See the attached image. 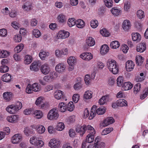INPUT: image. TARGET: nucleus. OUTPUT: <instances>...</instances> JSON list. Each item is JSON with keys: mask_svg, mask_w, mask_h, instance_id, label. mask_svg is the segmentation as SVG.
<instances>
[{"mask_svg": "<svg viewBox=\"0 0 148 148\" xmlns=\"http://www.w3.org/2000/svg\"><path fill=\"white\" fill-rule=\"evenodd\" d=\"M65 127V125L64 123L62 122L58 123L56 125V129L57 131H62Z\"/></svg>", "mask_w": 148, "mask_h": 148, "instance_id": "obj_42", "label": "nucleus"}, {"mask_svg": "<svg viewBox=\"0 0 148 148\" xmlns=\"http://www.w3.org/2000/svg\"><path fill=\"white\" fill-rule=\"evenodd\" d=\"M23 45L22 44H20L15 47V51L17 53H19L23 49Z\"/></svg>", "mask_w": 148, "mask_h": 148, "instance_id": "obj_60", "label": "nucleus"}, {"mask_svg": "<svg viewBox=\"0 0 148 148\" xmlns=\"http://www.w3.org/2000/svg\"><path fill=\"white\" fill-rule=\"evenodd\" d=\"M110 11L112 14L115 16L119 15L121 12V10L117 7L112 8Z\"/></svg>", "mask_w": 148, "mask_h": 148, "instance_id": "obj_33", "label": "nucleus"}, {"mask_svg": "<svg viewBox=\"0 0 148 148\" xmlns=\"http://www.w3.org/2000/svg\"><path fill=\"white\" fill-rule=\"evenodd\" d=\"M141 85L140 83H138L134 85V93L136 94L140 90Z\"/></svg>", "mask_w": 148, "mask_h": 148, "instance_id": "obj_52", "label": "nucleus"}, {"mask_svg": "<svg viewBox=\"0 0 148 148\" xmlns=\"http://www.w3.org/2000/svg\"><path fill=\"white\" fill-rule=\"evenodd\" d=\"M61 142L58 139L53 138L51 139L49 143V146L51 148H58L60 147Z\"/></svg>", "mask_w": 148, "mask_h": 148, "instance_id": "obj_9", "label": "nucleus"}, {"mask_svg": "<svg viewBox=\"0 0 148 148\" xmlns=\"http://www.w3.org/2000/svg\"><path fill=\"white\" fill-rule=\"evenodd\" d=\"M83 60L89 61L93 58V55L89 52H84L82 53L79 56Z\"/></svg>", "mask_w": 148, "mask_h": 148, "instance_id": "obj_11", "label": "nucleus"}, {"mask_svg": "<svg viewBox=\"0 0 148 148\" xmlns=\"http://www.w3.org/2000/svg\"><path fill=\"white\" fill-rule=\"evenodd\" d=\"M9 68L7 66L2 65L0 66V72L1 73H6L7 72Z\"/></svg>", "mask_w": 148, "mask_h": 148, "instance_id": "obj_61", "label": "nucleus"}, {"mask_svg": "<svg viewBox=\"0 0 148 148\" xmlns=\"http://www.w3.org/2000/svg\"><path fill=\"white\" fill-rule=\"evenodd\" d=\"M92 92L90 90H88L85 91L84 94V98L86 99H89L92 97Z\"/></svg>", "mask_w": 148, "mask_h": 148, "instance_id": "obj_37", "label": "nucleus"}, {"mask_svg": "<svg viewBox=\"0 0 148 148\" xmlns=\"http://www.w3.org/2000/svg\"><path fill=\"white\" fill-rule=\"evenodd\" d=\"M109 97L108 96H103L99 101V103L100 105H103L108 101Z\"/></svg>", "mask_w": 148, "mask_h": 148, "instance_id": "obj_40", "label": "nucleus"}, {"mask_svg": "<svg viewBox=\"0 0 148 148\" xmlns=\"http://www.w3.org/2000/svg\"><path fill=\"white\" fill-rule=\"evenodd\" d=\"M44 145V142L42 140L38 139L34 146L38 148H39L43 147Z\"/></svg>", "mask_w": 148, "mask_h": 148, "instance_id": "obj_55", "label": "nucleus"}, {"mask_svg": "<svg viewBox=\"0 0 148 148\" xmlns=\"http://www.w3.org/2000/svg\"><path fill=\"white\" fill-rule=\"evenodd\" d=\"M133 86V84L130 82H125L123 85L122 89L125 91L131 89Z\"/></svg>", "mask_w": 148, "mask_h": 148, "instance_id": "obj_23", "label": "nucleus"}, {"mask_svg": "<svg viewBox=\"0 0 148 148\" xmlns=\"http://www.w3.org/2000/svg\"><path fill=\"white\" fill-rule=\"evenodd\" d=\"M137 15L138 17L140 19L144 18L145 16L144 11L141 10H139L137 11Z\"/></svg>", "mask_w": 148, "mask_h": 148, "instance_id": "obj_46", "label": "nucleus"}, {"mask_svg": "<svg viewBox=\"0 0 148 148\" xmlns=\"http://www.w3.org/2000/svg\"><path fill=\"white\" fill-rule=\"evenodd\" d=\"M113 129L112 127L107 128L103 130L101 132V135H105L110 133Z\"/></svg>", "mask_w": 148, "mask_h": 148, "instance_id": "obj_54", "label": "nucleus"}, {"mask_svg": "<svg viewBox=\"0 0 148 148\" xmlns=\"http://www.w3.org/2000/svg\"><path fill=\"white\" fill-rule=\"evenodd\" d=\"M76 58L74 56H71L67 59V63L69 66L68 68L69 70L72 71L74 69V66L76 63Z\"/></svg>", "mask_w": 148, "mask_h": 148, "instance_id": "obj_7", "label": "nucleus"}, {"mask_svg": "<svg viewBox=\"0 0 148 148\" xmlns=\"http://www.w3.org/2000/svg\"><path fill=\"white\" fill-rule=\"evenodd\" d=\"M32 34L36 38L39 37L41 36L40 32L37 29H34L33 30Z\"/></svg>", "mask_w": 148, "mask_h": 148, "instance_id": "obj_59", "label": "nucleus"}, {"mask_svg": "<svg viewBox=\"0 0 148 148\" xmlns=\"http://www.w3.org/2000/svg\"><path fill=\"white\" fill-rule=\"evenodd\" d=\"M85 22L81 19L76 20V25L78 28H82L85 26Z\"/></svg>", "mask_w": 148, "mask_h": 148, "instance_id": "obj_35", "label": "nucleus"}, {"mask_svg": "<svg viewBox=\"0 0 148 148\" xmlns=\"http://www.w3.org/2000/svg\"><path fill=\"white\" fill-rule=\"evenodd\" d=\"M58 22L62 24L65 23L66 21V16L63 13L59 14L57 18Z\"/></svg>", "mask_w": 148, "mask_h": 148, "instance_id": "obj_18", "label": "nucleus"}, {"mask_svg": "<svg viewBox=\"0 0 148 148\" xmlns=\"http://www.w3.org/2000/svg\"><path fill=\"white\" fill-rule=\"evenodd\" d=\"M59 116L58 112L56 108H53L50 110L47 115V118L49 120H56Z\"/></svg>", "mask_w": 148, "mask_h": 148, "instance_id": "obj_4", "label": "nucleus"}, {"mask_svg": "<svg viewBox=\"0 0 148 148\" xmlns=\"http://www.w3.org/2000/svg\"><path fill=\"white\" fill-rule=\"evenodd\" d=\"M107 66L108 69L114 74H116L119 72V67L116 61L112 59H110L107 62Z\"/></svg>", "mask_w": 148, "mask_h": 148, "instance_id": "obj_1", "label": "nucleus"}, {"mask_svg": "<svg viewBox=\"0 0 148 148\" xmlns=\"http://www.w3.org/2000/svg\"><path fill=\"white\" fill-rule=\"evenodd\" d=\"M32 4L30 2H27L23 5L22 8L25 12H28L32 10Z\"/></svg>", "mask_w": 148, "mask_h": 148, "instance_id": "obj_22", "label": "nucleus"}, {"mask_svg": "<svg viewBox=\"0 0 148 148\" xmlns=\"http://www.w3.org/2000/svg\"><path fill=\"white\" fill-rule=\"evenodd\" d=\"M10 53L7 51L4 50H0V58H6L9 56Z\"/></svg>", "mask_w": 148, "mask_h": 148, "instance_id": "obj_41", "label": "nucleus"}, {"mask_svg": "<svg viewBox=\"0 0 148 148\" xmlns=\"http://www.w3.org/2000/svg\"><path fill=\"white\" fill-rule=\"evenodd\" d=\"M109 50L108 45L106 44L102 45L101 47L100 53L101 55H104L107 53Z\"/></svg>", "mask_w": 148, "mask_h": 148, "instance_id": "obj_29", "label": "nucleus"}, {"mask_svg": "<svg viewBox=\"0 0 148 148\" xmlns=\"http://www.w3.org/2000/svg\"><path fill=\"white\" fill-rule=\"evenodd\" d=\"M55 69L56 72L60 73L65 72L66 69V66L64 63H59L56 66Z\"/></svg>", "mask_w": 148, "mask_h": 148, "instance_id": "obj_10", "label": "nucleus"}, {"mask_svg": "<svg viewBox=\"0 0 148 148\" xmlns=\"http://www.w3.org/2000/svg\"><path fill=\"white\" fill-rule=\"evenodd\" d=\"M44 99L43 97H39L35 101L36 105L39 106L41 109L43 108L45 106V103L43 102Z\"/></svg>", "mask_w": 148, "mask_h": 148, "instance_id": "obj_14", "label": "nucleus"}, {"mask_svg": "<svg viewBox=\"0 0 148 148\" xmlns=\"http://www.w3.org/2000/svg\"><path fill=\"white\" fill-rule=\"evenodd\" d=\"M116 105L118 106L123 107L126 106L127 105V102L125 99H120L118 100L116 102Z\"/></svg>", "mask_w": 148, "mask_h": 148, "instance_id": "obj_39", "label": "nucleus"}, {"mask_svg": "<svg viewBox=\"0 0 148 148\" xmlns=\"http://www.w3.org/2000/svg\"><path fill=\"white\" fill-rule=\"evenodd\" d=\"M135 65L132 61L128 60L126 63V70L128 72H130L133 70Z\"/></svg>", "mask_w": 148, "mask_h": 148, "instance_id": "obj_17", "label": "nucleus"}, {"mask_svg": "<svg viewBox=\"0 0 148 148\" xmlns=\"http://www.w3.org/2000/svg\"><path fill=\"white\" fill-rule=\"evenodd\" d=\"M131 26L130 21L128 20H125L123 22L122 26L125 31H127L130 28Z\"/></svg>", "mask_w": 148, "mask_h": 148, "instance_id": "obj_21", "label": "nucleus"}, {"mask_svg": "<svg viewBox=\"0 0 148 148\" xmlns=\"http://www.w3.org/2000/svg\"><path fill=\"white\" fill-rule=\"evenodd\" d=\"M50 53L47 51H42L39 53V56L41 59L45 60L46 58L49 56Z\"/></svg>", "mask_w": 148, "mask_h": 148, "instance_id": "obj_28", "label": "nucleus"}, {"mask_svg": "<svg viewBox=\"0 0 148 148\" xmlns=\"http://www.w3.org/2000/svg\"><path fill=\"white\" fill-rule=\"evenodd\" d=\"M38 139L36 136H32L30 139L29 142L31 144L34 146Z\"/></svg>", "mask_w": 148, "mask_h": 148, "instance_id": "obj_62", "label": "nucleus"}, {"mask_svg": "<svg viewBox=\"0 0 148 148\" xmlns=\"http://www.w3.org/2000/svg\"><path fill=\"white\" fill-rule=\"evenodd\" d=\"M98 24V21L96 19L92 20L90 22V25L92 28H95L97 27Z\"/></svg>", "mask_w": 148, "mask_h": 148, "instance_id": "obj_49", "label": "nucleus"}, {"mask_svg": "<svg viewBox=\"0 0 148 148\" xmlns=\"http://www.w3.org/2000/svg\"><path fill=\"white\" fill-rule=\"evenodd\" d=\"M22 107V104L19 101L17 102L15 104H11L8 106L6 108V110L11 114H16L17 112L21 109Z\"/></svg>", "mask_w": 148, "mask_h": 148, "instance_id": "obj_2", "label": "nucleus"}, {"mask_svg": "<svg viewBox=\"0 0 148 148\" xmlns=\"http://www.w3.org/2000/svg\"><path fill=\"white\" fill-rule=\"evenodd\" d=\"M24 132L26 136H28L32 133V131L29 128L26 127L24 129Z\"/></svg>", "mask_w": 148, "mask_h": 148, "instance_id": "obj_64", "label": "nucleus"}, {"mask_svg": "<svg viewBox=\"0 0 148 148\" xmlns=\"http://www.w3.org/2000/svg\"><path fill=\"white\" fill-rule=\"evenodd\" d=\"M144 60V58H143L141 56H137L136 58L137 64L138 65H141L143 62Z\"/></svg>", "mask_w": 148, "mask_h": 148, "instance_id": "obj_44", "label": "nucleus"}, {"mask_svg": "<svg viewBox=\"0 0 148 148\" xmlns=\"http://www.w3.org/2000/svg\"><path fill=\"white\" fill-rule=\"evenodd\" d=\"M86 130V125H77L76 129V132L79 133L81 135H82L85 133Z\"/></svg>", "mask_w": 148, "mask_h": 148, "instance_id": "obj_16", "label": "nucleus"}, {"mask_svg": "<svg viewBox=\"0 0 148 148\" xmlns=\"http://www.w3.org/2000/svg\"><path fill=\"white\" fill-rule=\"evenodd\" d=\"M32 85L30 84H28L27 86L25 92L28 94H31L33 92Z\"/></svg>", "mask_w": 148, "mask_h": 148, "instance_id": "obj_50", "label": "nucleus"}, {"mask_svg": "<svg viewBox=\"0 0 148 148\" xmlns=\"http://www.w3.org/2000/svg\"><path fill=\"white\" fill-rule=\"evenodd\" d=\"M146 45L145 43H143L138 45L137 47V51L140 53L143 52L146 49Z\"/></svg>", "mask_w": 148, "mask_h": 148, "instance_id": "obj_31", "label": "nucleus"}, {"mask_svg": "<svg viewBox=\"0 0 148 148\" xmlns=\"http://www.w3.org/2000/svg\"><path fill=\"white\" fill-rule=\"evenodd\" d=\"M123 78L122 76H119L116 79V84L117 86L119 87L123 86Z\"/></svg>", "mask_w": 148, "mask_h": 148, "instance_id": "obj_48", "label": "nucleus"}, {"mask_svg": "<svg viewBox=\"0 0 148 148\" xmlns=\"http://www.w3.org/2000/svg\"><path fill=\"white\" fill-rule=\"evenodd\" d=\"M15 42H20L22 40V37L18 34L15 35L13 38Z\"/></svg>", "mask_w": 148, "mask_h": 148, "instance_id": "obj_63", "label": "nucleus"}, {"mask_svg": "<svg viewBox=\"0 0 148 148\" xmlns=\"http://www.w3.org/2000/svg\"><path fill=\"white\" fill-rule=\"evenodd\" d=\"M1 80L5 82H10L11 79V75L8 73H5L1 77Z\"/></svg>", "mask_w": 148, "mask_h": 148, "instance_id": "obj_26", "label": "nucleus"}, {"mask_svg": "<svg viewBox=\"0 0 148 148\" xmlns=\"http://www.w3.org/2000/svg\"><path fill=\"white\" fill-rule=\"evenodd\" d=\"M132 39L133 41L137 42L139 41L141 39L140 35L138 32L132 33Z\"/></svg>", "mask_w": 148, "mask_h": 148, "instance_id": "obj_25", "label": "nucleus"}, {"mask_svg": "<svg viewBox=\"0 0 148 148\" xmlns=\"http://www.w3.org/2000/svg\"><path fill=\"white\" fill-rule=\"evenodd\" d=\"M97 107L95 105H94L91 109V111L89 116L88 119L91 120L93 119L96 114V112L98 115H102L105 112V109L104 108H99L95 111Z\"/></svg>", "mask_w": 148, "mask_h": 148, "instance_id": "obj_3", "label": "nucleus"}, {"mask_svg": "<svg viewBox=\"0 0 148 148\" xmlns=\"http://www.w3.org/2000/svg\"><path fill=\"white\" fill-rule=\"evenodd\" d=\"M40 70L42 73L45 75L48 74L50 71V68L48 65L46 64L41 66Z\"/></svg>", "mask_w": 148, "mask_h": 148, "instance_id": "obj_20", "label": "nucleus"}, {"mask_svg": "<svg viewBox=\"0 0 148 148\" xmlns=\"http://www.w3.org/2000/svg\"><path fill=\"white\" fill-rule=\"evenodd\" d=\"M18 119V116L16 115L8 116L6 118L7 120L11 123H15L17 122Z\"/></svg>", "mask_w": 148, "mask_h": 148, "instance_id": "obj_19", "label": "nucleus"}, {"mask_svg": "<svg viewBox=\"0 0 148 148\" xmlns=\"http://www.w3.org/2000/svg\"><path fill=\"white\" fill-rule=\"evenodd\" d=\"M22 136L21 134H16L12 137L11 142L13 144H18L22 140Z\"/></svg>", "mask_w": 148, "mask_h": 148, "instance_id": "obj_13", "label": "nucleus"}, {"mask_svg": "<svg viewBox=\"0 0 148 148\" xmlns=\"http://www.w3.org/2000/svg\"><path fill=\"white\" fill-rule=\"evenodd\" d=\"M58 76V74L56 72L54 71H51L49 75L45 76L43 79L45 82L48 83H50Z\"/></svg>", "mask_w": 148, "mask_h": 148, "instance_id": "obj_5", "label": "nucleus"}, {"mask_svg": "<svg viewBox=\"0 0 148 148\" xmlns=\"http://www.w3.org/2000/svg\"><path fill=\"white\" fill-rule=\"evenodd\" d=\"M100 32V34L103 36L108 37L109 36V33L107 30L105 28H103L101 29Z\"/></svg>", "mask_w": 148, "mask_h": 148, "instance_id": "obj_58", "label": "nucleus"}, {"mask_svg": "<svg viewBox=\"0 0 148 148\" xmlns=\"http://www.w3.org/2000/svg\"><path fill=\"white\" fill-rule=\"evenodd\" d=\"M33 114L34 115V117L38 119H41L43 116V112L40 110H36L34 111Z\"/></svg>", "mask_w": 148, "mask_h": 148, "instance_id": "obj_27", "label": "nucleus"}, {"mask_svg": "<svg viewBox=\"0 0 148 148\" xmlns=\"http://www.w3.org/2000/svg\"><path fill=\"white\" fill-rule=\"evenodd\" d=\"M95 135L88 134L86 137V141L88 143H91L93 142L94 139Z\"/></svg>", "mask_w": 148, "mask_h": 148, "instance_id": "obj_51", "label": "nucleus"}, {"mask_svg": "<svg viewBox=\"0 0 148 148\" xmlns=\"http://www.w3.org/2000/svg\"><path fill=\"white\" fill-rule=\"evenodd\" d=\"M86 130H88L89 134L95 135L96 133L93 127L90 125L86 126Z\"/></svg>", "mask_w": 148, "mask_h": 148, "instance_id": "obj_47", "label": "nucleus"}, {"mask_svg": "<svg viewBox=\"0 0 148 148\" xmlns=\"http://www.w3.org/2000/svg\"><path fill=\"white\" fill-rule=\"evenodd\" d=\"M67 110L69 111H72L73 110L74 106L73 103L72 101L70 102L66 105Z\"/></svg>", "mask_w": 148, "mask_h": 148, "instance_id": "obj_56", "label": "nucleus"}, {"mask_svg": "<svg viewBox=\"0 0 148 148\" xmlns=\"http://www.w3.org/2000/svg\"><path fill=\"white\" fill-rule=\"evenodd\" d=\"M105 5L108 8H111L113 6L112 0H103Z\"/></svg>", "mask_w": 148, "mask_h": 148, "instance_id": "obj_53", "label": "nucleus"}, {"mask_svg": "<svg viewBox=\"0 0 148 148\" xmlns=\"http://www.w3.org/2000/svg\"><path fill=\"white\" fill-rule=\"evenodd\" d=\"M32 128L36 129L37 132L39 134H42L45 130V127L41 125H34L32 126Z\"/></svg>", "mask_w": 148, "mask_h": 148, "instance_id": "obj_15", "label": "nucleus"}, {"mask_svg": "<svg viewBox=\"0 0 148 148\" xmlns=\"http://www.w3.org/2000/svg\"><path fill=\"white\" fill-rule=\"evenodd\" d=\"M120 46L119 42L117 41H114L111 42L110 44V47L112 49L118 48Z\"/></svg>", "mask_w": 148, "mask_h": 148, "instance_id": "obj_43", "label": "nucleus"}, {"mask_svg": "<svg viewBox=\"0 0 148 148\" xmlns=\"http://www.w3.org/2000/svg\"><path fill=\"white\" fill-rule=\"evenodd\" d=\"M86 44L90 47L93 46L95 44V40L91 37H88L86 39Z\"/></svg>", "mask_w": 148, "mask_h": 148, "instance_id": "obj_30", "label": "nucleus"}, {"mask_svg": "<svg viewBox=\"0 0 148 148\" xmlns=\"http://www.w3.org/2000/svg\"><path fill=\"white\" fill-rule=\"evenodd\" d=\"M25 63L26 64H30L32 61V58L31 56L29 55H27L25 58Z\"/></svg>", "mask_w": 148, "mask_h": 148, "instance_id": "obj_57", "label": "nucleus"}, {"mask_svg": "<svg viewBox=\"0 0 148 148\" xmlns=\"http://www.w3.org/2000/svg\"><path fill=\"white\" fill-rule=\"evenodd\" d=\"M76 20L73 18H69L67 21V24L68 26L71 27L76 24Z\"/></svg>", "mask_w": 148, "mask_h": 148, "instance_id": "obj_45", "label": "nucleus"}, {"mask_svg": "<svg viewBox=\"0 0 148 148\" xmlns=\"http://www.w3.org/2000/svg\"><path fill=\"white\" fill-rule=\"evenodd\" d=\"M33 91L35 92H39L41 89V87L40 84L38 83H34L32 84Z\"/></svg>", "mask_w": 148, "mask_h": 148, "instance_id": "obj_34", "label": "nucleus"}, {"mask_svg": "<svg viewBox=\"0 0 148 148\" xmlns=\"http://www.w3.org/2000/svg\"><path fill=\"white\" fill-rule=\"evenodd\" d=\"M131 8L130 2L128 1H126L124 3L123 10L125 12H128L130 11Z\"/></svg>", "mask_w": 148, "mask_h": 148, "instance_id": "obj_38", "label": "nucleus"}, {"mask_svg": "<svg viewBox=\"0 0 148 148\" xmlns=\"http://www.w3.org/2000/svg\"><path fill=\"white\" fill-rule=\"evenodd\" d=\"M58 108L59 110L62 112H64L67 110L66 104L63 102L60 103L58 105Z\"/></svg>", "mask_w": 148, "mask_h": 148, "instance_id": "obj_36", "label": "nucleus"}, {"mask_svg": "<svg viewBox=\"0 0 148 148\" xmlns=\"http://www.w3.org/2000/svg\"><path fill=\"white\" fill-rule=\"evenodd\" d=\"M54 98L56 99H63L64 100L66 101L64 92L60 90H56L54 93Z\"/></svg>", "mask_w": 148, "mask_h": 148, "instance_id": "obj_8", "label": "nucleus"}, {"mask_svg": "<svg viewBox=\"0 0 148 148\" xmlns=\"http://www.w3.org/2000/svg\"><path fill=\"white\" fill-rule=\"evenodd\" d=\"M3 97L4 99L6 101H9L12 99V92H6L3 94Z\"/></svg>", "mask_w": 148, "mask_h": 148, "instance_id": "obj_24", "label": "nucleus"}, {"mask_svg": "<svg viewBox=\"0 0 148 148\" xmlns=\"http://www.w3.org/2000/svg\"><path fill=\"white\" fill-rule=\"evenodd\" d=\"M94 147L95 148H104L105 147V143L103 142H101V138L97 136L95 140Z\"/></svg>", "mask_w": 148, "mask_h": 148, "instance_id": "obj_12", "label": "nucleus"}, {"mask_svg": "<svg viewBox=\"0 0 148 148\" xmlns=\"http://www.w3.org/2000/svg\"><path fill=\"white\" fill-rule=\"evenodd\" d=\"M39 66L38 63L37 62H33L30 66V69L32 70L36 71L39 70Z\"/></svg>", "mask_w": 148, "mask_h": 148, "instance_id": "obj_32", "label": "nucleus"}, {"mask_svg": "<svg viewBox=\"0 0 148 148\" xmlns=\"http://www.w3.org/2000/svg\"><path fill=\"white\" fill-rule=\"evenodd\" d=\"M70 33L64 30L59 31L57 33L56 38L57 39H63L68 38L70 36Z\"/></svg>", "mask_w": 148, "mask_h": 148, "instance_id": "obj_6", "label": "nucleus"}]
</instances>
